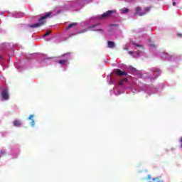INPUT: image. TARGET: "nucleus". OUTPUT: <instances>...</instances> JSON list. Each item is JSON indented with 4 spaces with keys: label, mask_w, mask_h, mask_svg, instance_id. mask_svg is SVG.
<instances>
[{
    "label": "nucleus",
    "mask_w": 182,
    "mask_h": 182,
    "mask_svg": "<svg viewBox=\"0 0 182 182\" xmlns=\"http://www.w3.org/2000/svg\"><path fill=\"white\" fill-rule=\"evenodd\" d=\"M51 15H52V12H48L44 14L41 18L38 19V23L30 25L29 27L35 28H41V26H43V25L46 23V19H48V18H49V16H50Z\"/></svg>",
    "instance_id": "1"
},
{
    "label": "nucleus",
    "mask_w": 182,
    "mask_h": 182,
    "mask_svg": "<svg viewBox=\"0 0 182 182\" xmlns=\"http://www.w3.org/2000/svg\"><path fill=\"white\" fill-rule=\"evenodd\" d=\"M153 6H149V7H145L143 10L141 7L137 6L135 8V14L134 15H138L139 16H144L146 14H149L150 11H151V9Z\"/></svg>",
    "instance_id": "2"
},
{
    "label": "nucleus",
    "mask_w": 182,
    "mask_h": 182,
    "mask_svg": "<svg viewBox=\"0 0 182 182\" xmlns=\"http://www.w3.org/2000/svg\"><path fill=\"white\" fill-rule=\"evenodd\" d=\"M113 14H116V10H109L101 16V19H107V18H111Z\"/></svg>",
    "instance_id": "3"
},
{
    "label": "nucleus",
    "mask_w": 182,
    "mask_h": 182,
    "mask_svg": "<svg viewBox=\"0 0 182 182\" xmlns=\"http://www.w3.org/2000/svg\"><path fill=\"white\" fill-rule=\"evenodd\" d=\"M1 96L3 100H8L9 99V92H8V89H4L1 92Z\"/></svg>",
    "instance_id": "4"
},
{
    "label": "nucleus",
    "mask_w": 182,
    "mask_h": 182,
    "mask_svg": "<svg viewBox=\"0 0 182 182\" xmlns=\"http://www.w3.org/2000/svg\"><path fill=\"white\" fill-rule=\"evenodd\" d=\"M115 73L118 75V76H127V73L122 71L120 69H117Z\"/></svg>",
    "instance_id": "5"
},
{
    "label": "nucleus",
    "mask_w": 182,
    "mask_h": 182,
    "mask_svg": "<svg viewBox=\"0 0 182 182\" xmlns=\"http://www.w3.org/2000/svg\"><path fill=\"white\" fill-rule=\"evenodd\" d=\"M13 124L15 127H21L22 126V122L20 120H15L13 122Z\"/></svg>",
    "instance_id": "6"
},
{
    "label": "nucleus",
    "mask_w": 182,
    "mask_h": 182,
    "mask_svg": "<svg viewBox=\"0 0 182 182\" xmlns=\"http://www.w3.org/2000/svg\"><path fill=\"white\" fill-rule=\"evenodd\" d=\"M77 23H73L68 25V27L65 28L66 31H69V29H71V28H75V26H77Z\"/></svg>",
    "instance_id": "7"
},
{
    "label": "nucleus",
    "mask_w": 182,
    "mask_h": 182,
    "mask_svg": "<svg viewBox=\"0 0 182 182\" xmlns=\"http://www.w3.org/2000/svg\"><path fill=\"white\" fill-rule=\"evenodd\" d=\"M32 117H33V115H30V117H28V120H31V126L33 127V126H35V121L33 120V119H32Z\"/></svg>",
    "instance_id": "8"
},
{
    "label": "nucleus",
    "mask_w": 182,
    "mask_h": 182,
    "mask_svg": "<svg viewBox=\"0 0 182 182\" xmlns=\"http://www.w3.org/2000/svg\"><path fill=\"white\" fill-rule=\"evenodd\" d=\"M107 43H108V48H113L115 46L114 42L113 41H108Z\"/></svg>",
    "instance_id": "9"
},
{
    "label": "nucleus",
    "mask_w": 182,
    "mask_h": 182,
    "mask_svg": "<svg viewBox=\"0 0 182 182\" xmlns=\"http://www.w3.org/2000/svg\"><path fill=\"white\" fill-rule=\"evenodd\" d=\"M58 63H60V65H65L66 63H68V59H65V60H60L58 61Z\"/></svg>",
    "instance_id": "10"
},
{
    "label": "nucleus",
    "mask_w": 182,
    "mask_h": 182,
    "mask_svg": "<svg viewBox=\"0 0 182 182\" xmlns=\"http://www.w3.org/2000/svg\"><path fill=\"white\" fill-rule=\"evenodd\" d=\"M129 9H121L122 14H127L129 12Z\"/></svg>",
    "instance_id": "11"
},
{
    "label": "nucleus",
    "mask_w": 182,
    "mask_h": 182,
    "mask_svg": "<svg viewBox=\"0 0 182 182\" xmlns=\"http://www.w3.org/2000/svg\"><path fill=\"white\" fill-rule=\"evenodd\" d=\"M48 35H50V31H48L44 35H43V37H46L48 36Z\"/></svg>",
    "instance_id": "12"
},
{
    "label": "nucleus",
    "mask_w": 182,
    "mask_h": 182,
    "mask_svg": "<svg viewBox=\"0 0 182 182\" xmlns=\"http://www.w3.org/2000/svg\"><path fill=\"white\" fill-rule=\"evenodd\" d=\"M134 46H136V48H143V46L140 45V44H136L134 43Z\"/></svg>",
    "instance_id": "13"
},
{
    "label": "nucleus",
    "mask_w": 182,
    "mask_h": 182,
    "mask_svg": "<svg viewBox=\"0 0 182 182\" xmlns=\"http://www.w3.org/2000/svg\"><path fill=\"white\" fill-rule=\"evenodd\" d=\"M61 56H68V58H70V53H68L63 54V55H62Z\"/></svg>",
    "instance_id": "14"
},
{
    "label": "nucleus",
    "mask_w": 182,
    "mask_h": 182,
    "mask_svg": "<svg viewBox=\"0 0 182 182\" xmlns=\"http://www.w3.org/2000/svg\"><path fill=\"white\" fill-rule=\"evenodd\" d=\"M150 46H151V48L152 49H154V48H156V46H155L154 44H153V43H151V44H150Z\"/></svg>",
    "instance_id": "15"
},
{
    "label": "nucleus",
    "mask_w": 182,
    "mask_h": 182,
    "mask_svg": "<svg viewBox=\"0 0 182 182\" xmlns=\"http://www.w3.org/2000/svg\"><path fill=\"white\" fill-rule=\"evenodd\" d=\"M123 83H124L122 80L119 82V86H123Z\"/></svg>",
    "instance_id": "16"
},
{
    "label": "nucleus",
    "mask_w": 182,
    "mask_h": 182,
    "mask_svg": "<svg viewBox=\"0 0 182 182\" xmlns=\"http://www.w3.org/2000/svg\"><path fill=\"white\" fill-rule=\"evenodd\" d=\"M177 36H178L179 38H182V34L181 33H178Z\"/></svg>",
    "instance_id": "17"
},
{
    "label": "nucleus",
    "mask_w": 182,
    "mask_h": 182,
    "mask_svg": "<svg viewBox=\"0 0 182 182\" xmlns=\"http://www.w3.org/2000/svg\"><path fill=\"white\" fill-rule=\"evenodd\" d=\"M122 82H127V78H124L123 80H122Z\"/></svg>",
    "instance_id": "18"
},
{
    "label": "nucleus",
    "mask_w": 182,
    "mask_h": 182,
    "mask_svg": "<svg viewBox=\"0 0 182 182\" xmlns=\"http://www.w3.org/2000/svg\"><path fill=\"white\" fill-rule=\"evenodd\" d=\"M97 25L98 24H95V25L92 26L90 28H96Z\"/></svg>",
    "instance_id": "19"
},
{
    "label": "nucleus",
    "mask_w": 182,
    "mask_h": 182,
    "mask_svg": "<svg viewBox=\"0 0 182 182\" xmlns=\"http://www.w3.org/2000/svg\"><path fill=\"white\" fill-rule=\"evenodd\" d=\"M147 178H148V180H150V178H151V176L150 175H148Z\"/></svg>",
    "instance_id": "20"
},
{
    "label": "nucleus",
    "mask_w": 182,
    "mask_h": 182,
    "mask_svg": "<svg viewBox=\"0 0 182 182\" xmlns=\"http://www.w3.org/2000/svg\"><path fill=\"white\" fill-rule=\"evenodd\" d=\"M176 1H174V2L173 3V6H176Z\"/></svg>",
    "instance_id": "21"
},
{
    "label": "nucleus",
    "mask_w": 182,
    "mask_h": 182,
    "mask_svg": "<svg viewBox=\"0 0 182 182\" xmlns=\"http://www.w3.org/2000/svg\"><path fill=\"white\" fill-rule=\"evenodd\" d=\"M181 147L182 148V138L181 139Z\"/></svg>",
    "instance_id": "22"
},
{
    "label": "nucleus",
    "mask_w": 182,
    "mask_h": 182,
    "mask_svg": "<svg viewBox=\"0 0 182 182\" xmlns=\"http://www.w3.org/2000/svg\"><path fill=\"white\" fill-rule=\"evenodd\" d=\"M130 55H133V52L130 51L129 52Z\"/></svg>",
    "instance_id": "23"
},
{
    "label": "nucleus",
    "mask_w": 182,
    "mask_h": 182,
    "mask_svg": "<svg viewBox=\"0 0 182 182\" xmlns=\"http://www.w3.org/2000/svg\"><path fill=\"white\" fill-rule=\"evenodd\" d=\"M1 153L2 154H4V151H1Z\"/></svg>",
    "instance_id": "24"
},
{
    "label": "nucleus",
    "mask_w": 182,
    "mask_h": 182,
    "mask_svg": "<svg viewBox=\"0 0 182 182\" xmlns=\"http://www.w3.org/2000/svg\"><path fill=\"white\" fill-rule=\"evenodd\" d=\"M95 31H102V29H97V30H95Z\"/></svg>",
    "instance_id": "25"
},
{
    "label": "nucleus",
    "mask_w": 182,
    "mask_h": 182,
    "mask_svg": "<svg viewBox=\"0 0 182 182\" xmlns=\"http://www.w3.org/2000/svg\"><path fill=\"white\" fill-rule=\"evenodd\" d=\"M156 72H159V70H157Z\"/></svg>",
    "instance_id": "26"
},
{
    "label": "nucleus",
    "mask_w": 182,
    "mask_h": 182,
    "mask_svg": "<svg viewBox=\"0 0 182 182\" xmlns=\"http://www.w3.org/2000/svg\"><path fill=\"white\" fill-rule=\"evenodd\" d=\"M0 58H2L1 56H0Z\"/></svg>",
    "instance_id": "27"
}]
</instances>
